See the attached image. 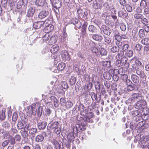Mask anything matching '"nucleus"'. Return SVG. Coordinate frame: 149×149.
<instances>
[{
    "label": "nucleus",
    "mask_w": 149,
    "mask_h": 149,
    "mask_svg": "<svg viewBox=\"0 0 149 149\" xmlns=\"http://www.w3.org/2000/svg\"><path fill=\"white\" fill-rule=\"evenodd\" d=\"M131 77L132 81L135 84H137L139 83V77L135 74H132Z\"/></svg>",
    "instance_id": "473e14b6"
},
{
    "label": "nucleus",
    "mask_w": 149,
    "mask_h": 149,
    "mask_svg": "<svg viewBox=\"0 0 149 149\" xmlns=\"http://www.w3.org/2000/svg\"><path fill=\"white\" fill-rule=\"evenodd\" d=\"M104 5L103 0H95L93 2V7L95 9H101Z\"/></svg>",
    "instance_id": "9b49d317"
},
{
    "label": "nucleus",
    "mask_w": 149,
    "mask_h": 149,
    "mask_svg": "<svg viewBox=\"0 0 149 149\" xmlns=\"http://www.w3.org/2000/svg\"><path fill=\"white\" fill-rule=\"evenodd\" d=\"M141 42L144 45H149V38H145L141 40Z\"/></svg>",
    "instance_id": "69168bd1"
},
{
    "label": "nucleus",
    "mask_w": 149,
    "mask_h": 149,
    "mask_svg": "<svg viewBox=\"0 0 149 149\" xmlns=\"http://www.w3.org/2000/svg\"><path fill=\"white\" fill-rule=\"evenodd\" d=\"M132 68L133 69L136 70V73L140 76V78L145 80V81H146L147 77L143 71L141 69H139L135 64L132 65Z\"/></svg>",
    "instance_id": "423d86ee"
},
{
    "label": "nucleus",
    "mask_w": 149,
    "mask_h": 149,
    "mask_svg": "<svg viewBox=\"0 0 149 149\" xmlns=\"http://www.w3.org/2000/svg\"><path fill=\"white\" fill-rule=\"evenodd\" d=\"M91 38L93 40L98 42H101L103 39L102 36L99 34H92Z\"/></svg>",
    "instance_id": "aec40b11"
},
{
    "label": "nucleus",
    "mask_w": 149,
    "mask_h": 149,
    "mask_svg": "<svg viewBox=\"0 0 149 149\" xmlns=\"http://www.w3.org/2000/svg\"><path fill=\"white\" fill-rule=\"evenodd\" d=\"M89 111H91L90 109L86 108L84 112V115H81L80 117L82 121L86 122L87 124L88 123H93L94 119L93 113Z\"/></svg>",
    "instance_id": "f03ea898"
},
{
    "label": "nucleus",
    "mask_w": 149,
    "mask_h": 149,
    "mask_svg": "<svg viewBox=\"0 0 149 149\" xmlns=\"http://www.w3.org/2000/svg\"><path fill=\"white\" fill-rule=\"evenodd\" d=\"M146 103V100H141L138 101L134 105V107L136 109L141 110L143 107H145Z\"/></svg>",
    "instance_id": "6e6552de"
},
{
    "label": "nucleus",
    "mask_w": 149,
    "mask_h": 149,
    "mask_svg": "<svg viewBox=\"0 0 149 149\" xmlns=\"http://www.w3.org/2000/svg\"><path fill=\"white\" fill-rule=\"evenodd\" d=\"M61 8H53L52 9L55 13V14L57 18L60 17V12L59 9Z\"/></svg>",
    "instance_id": "5fc2aeb1"
},
{
    "label": "nucleus",
    "mask_w": 149,
    "mask_h": 149,
    "mask_svg": "<svg viewBox=\"0 0 149 149\" xmlns=\"http://www.w3.org/2000/svg\"><path fill=\"white\" fill-rule=\"evenodd\" d=\"M5 111L6 109H3L1 111H0V120H3L6 118Z\"/></svg>",
    "instance_id": "a18cd8bd"
},
{
    "label": "nucleus",
    "mask_w": 149,
    "mask_h": 149,
    "mask_svg": "<svg viewBox=\"0 0 149 149\" xmlns=\"http://www.w3.org/2000/svg\"><path fill=\"white\" fill-rule=\"evenodd\" d=\"M89 31L92 33H96L98 31L96 27L93 25H90L88 27Z\"/></svg>",
    "instance_id": "58836bf2"
},
{
    "label": "nucleus",
    "mask_w": 149,
    "mask_h": 149,
    "mask_svg": "<svg viewBox=\"0 0 149 149\" xmlns=\"http://www.w3.org/2000/svg\"><path fill=\"white\" fill-rule=\"evenodd\" d=\"M102 18L104 20L105 23L108 24H109V20L111 19V15H109L107 13H104L102 14Z\"/></svg>",
    "instance_id": "5701e85b"
},
{
    "label": "nucleus",
    "mask_w": 149,
    "mask_h": 149,
    "mask_svg": "<svg viewBox=\"0 0 149 149\" xmlns=\"http://www.w3.org/2000/svg\"><path fill=\"white\" fill-rule=\"evenodd\" d=\"M142 91V89H140L138 91L139 93H133L132 94L131 96L135 100L136 99H139L141 97V95L139 92L140 91Z\"/></svg>",
    "instance_id": "4c0bfd02"
},
{
    "label": "nucleus",
    "mask_w": 149,
    "mask_h": 149,
    "mask_svg": "<svg viewBox=\"0 0 149 149\" xmlns=\"http://www.w3.org/2000/svg\"><path fill=\"white\" fill-rule=\"evenodd\" d=\"M113 73V69H110L108 71H107L104 72L103 77L106 80H110L112 76V74Z\"/></svg>",
    "instance_id": "dca6fc26"
},
{
    "label": "nucleus",
    "mask_w": 149,
    "mask_h": 149,
    "mask_svg": "<svg viewBox=\"0 0 149 149\" xmlns=\"http://www.w3.org/2000/svg\"><path fill=\"white\" fill-rule=\"evenodd\" d=\"M45 22L43 21H39L36 22L33 24V28L35 29H39L41 28V27H45L44 25Z\"/></svg>",
    "instance_id": "4be33fe9"
},
{
    "label": "nucleus",
    "mask_w": 149,
    "mask_h": 149,
    "mask_svg": "<svg viewBox=\"0 0 149 149\" xmlns=\"http://www.w3.org/2000/svg\"><path fill=\"white\" fill-rule=\"evenodd\" d=\"M2 126L6 130H9L10 128V123L9 121L3 122L2 123Z\"/></svg>",
    "instance_id": "72a5a7b5"
},
{
    "label": "nucleus",
    "mask_w": 149,
    "mask_h": 149,
    "mask_svg": "<svg viewBox=\"0 0 149 149\" xmlns=\"http://www.w3.org/2000/svg\"><path fill=\"white\" fill-rule=\"evenodd\" d=\"M29 134L32 136H34L38 132V130L37 128L32 127L31 128L27 131Z\"/></svg>",
    "instance_id": "f704fd0d"
},
{
    "label": "nucleus",
    "mask_w": 149,
    "mask_h": 149,
    "mask_svg": "<svg viewBox=\"0 0 149 149\" xmlns=\"http://www.w3.org/2000/svg\"><path fill=\"white\" fill-rule=\"evenodd\" d=\"M36 9L35 7L33 6H31L29 7L27 10V12L26 14L29 17L33 16L35 12Z\"/></svg>",
    "instance_id": "412c9836"
},
{
    "label": "nucleus",
    "mask_w": 149,
    "mask_h": 149,
    "mask_svg": "<svg viewBox=\"0 0 149 149\" xmlns=\"http://www.w3.org/2000/svg\"><path fill=\"white\" fill-rule=\"evenodd\" d=\"M134 18L137 19H141L143 16L140 13H136L134 15Z\"/></svg>",
    "instance_id": "0e129e2a"
},
{
    "label": "nucleus",
    "mask_w": 149,
    "mask_h": 149,
    "mask_svg": "<svg viewBox=\"0 0 149 149\" xmlns=\"http://www.w3.org/2000/svg\"><path fill=\"white\" fill-rule=\"evenodd\" d=\"M119 47H117L115 46L111 47L110 49V50L111 52L114 53L118 52L119 51Z\"/></svg>",
    "instance_id": "13d9d810"
},
{
    "label": "nucleus",
    "mask_w": 149,
    "mask_h": 149,
    "mask_svg": "<svg viewBox=\"0 0 149 149\" xmlns=\"http://www.w3.org/2000/svg\"><path fill=\"white\" fill-rule=\"evenodd\" d=\"M79 120L80 121L79 123L76 124V125L79 130V132H81L86 129V126L87 124L86 123V122L82 121V120L80 118Z\"/></svg>",
    "instance_id": "4468645a"
},
{
    "label": "nucleus",
    "mask_w": 149,
    "mask_h": 149,
    "mask_svg": "<svg viewBox=\"0 0 149 149\" xmlns=\"http://www.w3.org/2000/svg\"><path fill=\"white\" fill-rule=\"evenodd\" d=\"M81 10H77V12L78 13H79V12H80V13L79 14V17H82L85 19H86L88 15V12L87 11L85 10V11H82L81 13Z\"/></svg>",
    "instance_id": "2f4dec72"
},
{
    "label": "nucleus",
    "mask_w": 149,
    "mask_h": 149,
    "mask_svg": "<svg viewBox=\"0 0 149 149\" xmlns=\"http://www.w3.org/2000/svg\"><path fill=\"white\" fill-rule=\"evenodd\" d=\"M133 91H135V90L132 89V88L127 87L126 88H125L122 91V92L124 94H129L130 92Z\"/></svg>",
    "instance_id": "8fccbe9b"
},
{
    "label": "nucleus",
    "mask_w": 149,
    "mask_h": 149,
    "mask_svg": "<svg viewBox=\"0 0 149 149\" xmlns=\"http://www.w3.org/2000/svg\"><path fill=\"white\" fill-rule=\"evenodd\" d=\"M76 81V78L74 76H71L69 80L70 85L71 86L74 85Z\"/></svg>",
    "instance_id": "4d7b16f0"
},
{
    "label": "nucleus",
    "mask_w": 149,
    "mask_h": 149,
    "mask_svg": "<svg viewBox=\"0 0 149 149\" xmlns=\"http://www.w3.org/2000/svg\"><path fill=\"white\" fill-rule=\"evenodd\" d=\"M43 114L47 121L51 120L52 119L51 116H52V111L49 108L47 107L45 108L43 112Z\"/></svg>",
    "instance_id": "ddd939ff"
},
{
    "label": "nucleus",
    "mask_w": 149,
    "mask_h": 149,
    "mask_svg": "<svg viewBox=\"0 0 149 149\" xmlns=\"http://www.w3.org/2000/svg\"><path fill=\"white\" fill-rule=\"evenodd\" d=\"M136 123L135 121L132 120L130 123V127L132 130H136Z\"/></svg>",
    "instance_id": "338daca9"
},
{
    "label": "nucleus",
    "mask_w": 149,
    "mask_h": 149,
    "mask_svg": "<svg viewBox=\"0 0 149 149\" xmlns=\"http://www.w3.org/2000/svg\"><path fill=\"white\" fill-rule=\"evenodd\" d=\"M134 141L135 142H138L140 146L143 148V147L145 146V145L146 144V142H147V144L149 142V136H141V135L140 136L138 135L136 137Z\"/></svg>",
    "instance_id": "7ed1b4c3"
},
{
    "label": "nucleus",
    "mask_w": 149,
    "mask_h": 149,
    "mask_svg": "<svg viewBox=\"0 0 149 149\" xmlns=\"http://www.w3.org/2000/svg\"><path fill=\"white\" fill-rule=\"evenodd\" d=\"M17 126V128L19 130H21L24 128V125L20 121H18Z\"/></svg>",
    "instance_id": "680f3d73"
},
{
    "label": "nucleus",
    "mask_w": 149,
    "mask_h": 149,
    "mask_svg": "<svg viewBox=\"0 0 149 149\" xmlns=\"http://www.w3.org/2000/svg\"><path fill=\"white\" fill-rule=\"evenodd\" d=\"M139 37L141 39H143L145 36V31L143 29H141L138 32Z\"/></svg>",
    "instance_id": "de8ad7c7"
},
{
    "label": "nucleus",
    "mask_w": 149,
    "mask_h": 149,
    "mask_svg": "<svg viewBox=\"0 0 149 149\" xmlns=\"http://www.w3.org/2000/svg\"><path fill=\"white\" fill-rule=\"evenodd\" d=\"M50 99L52 102H53L54 105L55 107H59V102L55 96L53 95L52 96L50 97Z\"/></svg>",
    "instance_id": "7c9ffc66"
},
{
    "label": "nucleus",
    "mask_w": 149,
    "mask_h": 149,
    "mask_svg": "<svg viewBox=\"0 0 149 149\" xmlns=\"http://www.w3.org/2000/svg\"><path fill=\"white\" fill-rule=\"evenodd\" d=\"M130 114L132 116H133V117L142 115L141 110H135L132 111L131 112Z\"/></svg>",
    "instance_id": "79ce46f5"
},
{
    "label": "nucleus",
    "mask_w": 149,
    "mask_h": 149,
    "mask_svg": "<svg viewBox=\"0 0 149 149\" xmlns=\"http://www.w3.org/2000/svg\"><path fill=\"white\" fill-rule=\"evenodd\" d=\"M57 41V36H52L49 41V44L50 45H52L55 43Z\"/></svg>",
    "instance_id": "ea45409f"
},
{
    "label": "nucleus",
    "mask_w": 149,
    "mask_h": 149,
    "mask_svg": "<svg viewBox=\"0 0 149 149\" xmlns=\"http://www.w3.org/2000/svg\"><path fill=\"white\" fill-rule=\"evenodd\" d=\"M148 127V125L146 124L145 121H141L136 124V130H138L139 128L143 130Z\"/></svg>",
    "instance_id": "a211bd4d"
},
{
    "label": "nucleus",
    "mask_w": 149,
    "mask_h": 149,
    "mask_svg": "<svg viewBox=\"0 0 149 149\" xmlns=\"http://www.w3.org/2000/svg\"><path fill=\"white\" fill-rule=\"evenodd\" d=\"M52 143L54 145L56 149H60L62 146V143L61 142H58L56 140H53Z\"/></svg>",
    "instance_id": "c9c22d12"
},
{
    "label": "nucleus",
    "mask_w": 149,
    "mask_h": 149,
    "mask_svg": "<svg viewBox=\"0 0 149 149\" xmlns=\"http://www.w3.org/2000/svg\"><path fill=\"white\" fill-rule=\"evenodd\" d=\"M74 108L78 111L80 110L81 115H84V112L86 108H85L84 106L81 104L80 102H77Z\"/></svg>",
    "instance_id": "f8f14e48"
},
{
    "label": "nucleus",
    "mask_w": 149,
    "mask_h": 149,
    "mask_svg": "<svg viewBox=\"0 0 149 149\" xmlns=\"http://www.w3.org/2000/svg\"><path fill=\"white\" fill-rule=\"evenodd\" d=\"M118 15L119 17L123 19H126L128 17V13L125 10H120L118 12Z\"/></svg>",
    "instance_id": "b1692460"
},
{
    "label": "nucleus",
    "mask_w": 149,
    "mask_h": 149,
    "mask_svg": "<svg viewBox=\"0 0 149 149\" xmlns=\"http://www.w3.org/2000/svg\"><path fill=\"white\" fill-rule=\"evenodd\" d=\"M59 47L57 45H53L51 48L50 51L52 53H55L58 51Z\"/></svg>",
    "instance_id": "3c124183"
},
{
    "label": "nucleus",
    "mask_w": 149,
    "mask_h": 149,
    "mask_svg": "<svg viewBox=\"0 0 149 149\" xmlns=\"http://www.w3.org/2000/svg\"><path fill=\"white\" fill-rule=\"evenodd\" d=\"M116 58V57H114L112 55H110L108 56V59L109 61H103L102 62V66L104 67L107 68H110L111 66V60H113Z\"/></svg>",
    "instance_id": "9d476101"
},
{
    "label": "nucleus",
    "mask_w": 149,
    "mask_h": 149,
    "mask_svg": "<svg viewBox=\"0 0 149 149\" xmlns=\"http://www.w3.org/2000/svg\"><path fill=\"white\" fill-rule=\"evenodd\" d=\"M124 59L118 57V59L116 60L115 62L114 63V65L117 67H120L122 66L124 64Z\"/></svg>",
    "instance_id": "bb28decb"
},
{
    "label": "nucleus",
    "mask_w": 149,
    "mask_h": 149,
    "mask_svg": "<svg viewBox=\"0 0 149 149\" xmlns=\"http://www.w3.org/2000/svg\"><path fill=\"white\" fill-rule=\"evenodd\" d=\"M68 40L67 33L66 32L65 28H64L61 36V41L62 42H66Z\"/></svg>",
    "instance_id": "cd10ccee"
},
{
    "label": "nucleus",
    "mask_w": 149,
    "mask_h": 149,
    "mask_svg": "<svg viewBox=\"0 0 149 149\" xmlns=\"http://www.w3.org/2000/svg\"><path fill=\"white\" fill-rule=\"evenodd\" d=\"M36 108L35 104H32L29 106L26 111V115L29 116H31L32 115H35L36 113Z\"/></svg>",
    "instance_id": "0eeeda50"
},
{
    "label": "nucleus",
    "mask_w": 149,
    "mask_h": 149,
    "mask_svg": "<svg viewBox=\"0 0 149 149\" xmlns=\"http://www.w3.org/2000/svg\"><path fill=\"white\" fill-rule=\"evenodd\" d=\"M79 129L76 124L75 126L73 127V134H74L75 136L77 135L78 131H79Z\"/></svg>",
    "instance_id": "e2e57ef3"
},
{
    "label": "nucleus",
    "mask_w": 149,
    "mask_h": 149,
    "mask_svg": "<svg viewBox=\"0 0 149 149\" xmlns=\"http://www.w3.org/2000/svg\"><path fill=\"white\" fill-rule=\"evenodd\" d=\"M47 125V122L45 121H41L38 123L37 127L39 129L43 130L45 129Z\"/></svg>",
    "instance_id": "393cba45"
},
{
    "label": "nucleus",
    "mask_w": 149,
    "mask_h": 149,
    "mask_svg": "<svg viewBox=\"0 0 149 149\" xmlns=\"http://www.w3.org/2000/svg\"><path fill=\"white\" fill-rule=\"evenodd\" d=\"M73 105V103L70 100L66 101L65 104V106L67 109L70 108Z\"/></svg>",
    "instance_id": "6e6d98bb"
},
{
    "label": "nucleus",
    "mask_w": 149,
    "mask_h": 149,
    "mask_svg": "<svg viewBox=\"0 0 149 149\" xmlns=\"http://www.w3.org/2000/svg\"><path fill=\"white\" fill-rule=\"evenodd\" d=\"M27 3V0H19L17 3L14 1L11 2L9 6L11 10H16V9H19L22 7L24 11L26 8Z\"/></svg>",
    "instance_id": "f257e3e1"
},
{
    "label": "nucleus",
    "mask_w": 149,
    "mask_h": 149,
    "mask_svg": "<svg viewBox=\"0 0 149 149\" xmlns=\"http://www.w3.org/2000/svg\"><path fill=\"white\" fill-rule=\"evenodd\" d=\"M21 119L22 121L24 122V124H25L24 129H25L26 130H27V131H28L30 129V128H31V124L29 123L26 124L25 123L27 121V118H26L24 116V117L22 116Z\"/></svg>",
    "instance_id": "a878e982"
},
{
    "label": "nucleus",
    "mask_w": 149,
    "mask_h": 149,
    "mask_svg": "<svg viewBox=\"0 0 149 149\" xmlns=\"http://www.w3.org/2000/svg\"><path fill=\"white\" fill-rule=\"evenodd\" d=\"M77 55L78 57H79V59L80 60L79 61L81 62H83L85 61V58L84 55L82 54L80 51L78 52L77 53Z\"/></svg>",
    "instance_id": "49530a36"
},
{
    "label": "nucleus",
    "mask_w": 149,
    "mask_h": 149,
    "mask_svg": "<svg viewBox=\"0 0 149 149\" xmlns=\"http://www.w3.org/2000/svg\"><path fill=\"white\" fill-rule=\"evenodd\" d=\"M69 24H73L74 26L75 29H80L81 26V24L80 21L77 19L76 18L71 19Z\"/></svg>",
    "instance_id": "2eb2a0df"
},
{
    "label": "nucleus",
    "mask_w": 149,
    "mask_h": 149,
    "mask_svg": "<svg viewBox=\"0 0 149 149\" xmlns=\"http://www.w3.org/2000/svg\"><path fill=\"white\" fill-rule=\"evenodd\" d=\"M123 69L122 68H120L119 70L117 69H113V73L112 75L113 80L115 81H118L119 79V77L118 76L119 74H120V71L121 69Z\"/></svg>",
    "instance_id": "f3484780"
},
{
    "label": "nucleus",
    "mask_w": 149,
    "mask_h": 149,
    "mask_svg": "<svg viewBox=\"0 0 149 149\" xmlns=\"http://www.w3.org/2000/svg\"><path fill=\"white\" fill-rule=\"evenodd\" d=\"M133 54V52L132 50H128L125 54V55L129 58L132 57Z\"/></svg>",
    "instance_id": "bf43d9fd"
},
{
    "label": "nucleus",
    "mask_w": 149,
    "mask_h": 149,
    "mask_svg": "<svg viewBox=\"0 0 149 149\" xmlns=\"http://www.w3.org/2000/svg\"><path fill=\"white\" fill-rule=\"evenodd\" d=\"M125 82L127 87L135 90V91H137L138 90L139 86V84H136L133 83L130 79H126Z\"/></svg>",
    "instance_id": "20e7f679"
},
{
    "label": "nucleus",
    "mask_w": 149,
    "mask_h": 149,
    "mask_svg": "<svg viewBox=\"0 0 149 149\" xmlns=\"http://www.w3.org/2000/svg\"><path fill=\"white\" fill-rule=\"evenodd\" d=\"M99 28L101 31L107 36H109L111 33V29L106 25L102 24Z\"/></svg>",
    "instance_id": "1a4fd4ad"
},
{
    "label": "nucleus",
    "mask_w": 149,
    "mask_h": 149,
    "mask_svg": "<svg viewBox=\"0 0 149 149\" xmlns=\"http://www.w3.org/2000/svg\"><path fill=\"white\" fill-rule=\"evenodd\" d=\"M135 102L134 99L132 97H129L128 100L125 101V103L127 104H133Z\"/></svg>",
    "instance_id": "774afa93"
},
{
    "label": "nucleus",
    "mask_w": 149,
    "mask_h": 149,
    "mask_svg": "<svg viewBox=\"0 0 149 149\" xmlns=\"http://www.w3.org/2000/svg\"><path fill=\"white\" fill-rule=\"evenodd\" d=\"M61 56L62 59L64 60H69L70 58L68 53L66 51H64L62 52Z\"/></svg>",
    "instance_id": "c756f323"
},
{
    "label": "nucleus",
    "mask_w": 149,
    "mask_h": 149,
    "mask_svg": "<svg viewBox=\"0 0 149 149\" xmlns=\"http://www.w3.org/2000/svg\"><path fill=\"white\" fill-rule=\"evenodd\" d=\"M50 14L49 12L47 10H43L41 11L39 14L38 17L42 19L45 18L47 17H49Z\"/></svg>",
    "instance_id": "6ab92c4d"
},
{
    "label": "nucleus",
    "mask_w": 149,
    "mask_h": 149,
    "mask_svg": "<svg viewBox=\"0 0 149 149\" xmlns=\"http://www.w3.org/2000/svg\"><path fill=\"white\" fill-rule=\"evenodd\" d=\"M52 4L53 8H61V2L59 0H54Z\"/></svg>",
    "instance_id": "c85d7f7f"
},
{
    "label": "nucleus",
    "mask_w": 149,
    "mask_h": 149,
    "mask_svg": "<svg viewBox=\"0 0 149 149\" xmlns=\"http://www.w3.org/2000/svg\"><path fill=\"white\" fill-rule=\"evenodd\" d=\"M45 0H36L34 3L37 6L42 7L45 4Z\"/></svg>",
    "instance_id": "e433bc0d"
},
{
    "label": "nucleus",
    "mask_w": 149,
    "mask_h": 149,
    "mask_svg": "<svg viewBox=\"0 0 149 149\" xmlns=\"http://www.w3.org/2000/svg\"><path fill=\"white\" fill-rule=\"evenodd\" d=\"M70 141H68L65 140V141H63V143L64 147H66L68 149H70Z\"/></svg>",
    "instance_id": "864d4df0"
},
{
    "label": "nucleus",
    "mask_w": 149,
    "mask_h": 149,
    "mask_svg": "<svg viewBox=\"0 0 149 149\" xmlns=\"http://www.w3.org/2000/svg\"><path fill=\"white\" fill-rule=\"evenodd\" d=\"M67 138L68 141L70 142H72L74 140V134L72 132L70 133L67 136Z\"/></svg>",
    "instance_id": "09e8293b"
},
{
    "label": "nucleus",
    "mask_w": 149,
    "mask_h": 149,
    "mask_svg": "<svg viewBox=\"0 0 149 149\" xmlns=\"http://www.w3.org/2000/svg\"><path fill=\"white\" fill-rule=\"evenodd\" d=\"M104 41L105 42H106L108 44H109L111 42V38L109 36H105L104 35Z\"/></svg>",
    "instance_id": "603ef678"
},
{
    "label": "nucleus",
    "mask_w": 149,
    "mask_h": 149,
    "mask_svg": "<svg viewBox=\"0 0 149 149\" xmlns=\"http://www.w3.org/2000/svg\"><path fill=\"white\" fill-rule=\"evenodd\" d=\"M50 123H49L47 127V129L48 130H51L56 128L57 127L60 126V123L58 121L52 120L51 119Z\"/></svg>",
    "instance_id": "39448f33"
},
{
    "label": "nucleus",
    "mask_w": 149,
    "mask_h": 149,
    "mask_svg": "<svg viewBox=\"0 0 149 149\" xmlns=\"http://www.w3.org/2000/svg\"><path fill=\"white\" fill-rule=\"evenodd\" d=\"M44 139L43 136L40 134L37 135L35 138V141L37 142H41Z\"/></svg>",
    "instance_id": "37998d69"
},
{
    "label": "nucleus",
    "mask_w": 149,
    "mask_h": 149,
    "mask_svg": "<svg viewBox=\"0 0 149 149\" xmlns=\"http://www.w3.org/2000/svg\"><path fill=\"white\" fill-rule=\"evenodd\" d=\"M98 52L101 56H106L107 53L106 50L102 47L99 48Z\"/></svg>",
    "instance_id": "a19ab883"
},
{
    "label": "nucleus",
    "mask_w": 149,
    "mask_h": 149,
    "mask_svg": "<svg viewBox=\"0 0 149 149\" xmlns=\"http://www.w3.org/2000/svg\"><path fill=\"white\" fill-rule=\"evenodd\" d=\"M66 67V64L63 63H59L57 66V69L58 71H61L63 70Z\"/></svg>",
    "instance_id": "c03bdc74"
},
{
    "label": "nucleus",
    "mask_w": 149,
    "mask_h": 149,
    "mask_svg": "<svg viewBox=\"0 0 149 149\" xmlns=\"http://www.w3.org/2000/svg\"><path fill=\"white\" fill-rule=\"evenodd\" d=\"M141 22L144 25L147 24H149V19L143 17L141 19Z\"/></svg>",
    "instance_id": "052dcab7"
}]
</instances>
